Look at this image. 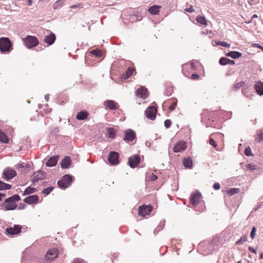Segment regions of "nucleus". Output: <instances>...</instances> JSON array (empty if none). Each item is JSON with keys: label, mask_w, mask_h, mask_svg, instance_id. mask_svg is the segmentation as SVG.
Returning a JSON list of instances; mask_svg holds the SVG:
<instances>
[{"label": "nucleus", "mask_w": 263, "mask_h": 263, "mask_svg": "<svg viewBox=\"0 0 263 263\" xmlns=\"http://www.w3.org/2000/svg\"><path fill=\"white\" fill-rule=\"evenodd\" d=\"M81 5H82V4H78L77 5H72V6H70V8L75 9V8H77L80 7V6H81Z\"/></svg>", "instance_id": "nucleus-56"}, {"label": "nucleus", "mask_w": 263, "mask_h": 263, "mask_svg": "<svg viewBox=\"0 0 263 263\" xmlns=\"http://www.w3.org/2000/svg\"><path fill=\"white\" fill-rule=\"evenodd\" d=\"M219 64L221 65H226L228 64L234 65L235 64V61L233 60H230L227 58L222 57L219 60Z\"/></svg>", "instance_id": "nucleus-25"}, {"label": "nucleus", "mask_w": 263, "mask_h": 263, "mask_svg": "<svg viewBox=\"0 0 263 263\" xmlns=\"http://www.w3.org/2000/svg\"><path fill=\"white\" fill-rule=\"evenodd\" d=\"M64 4V0H58L53 5L54 9H57L62 7Z\"/></svg>", "instance_id": "nucleus-32"}, {"label": "nucleus", "mask_w": 263, "mask_h": 263, "mask_svg": "<svg viewBox=\"0 0 263 263\" xmlns=\"http://www.w3.org/2000/svg\"><path fill=\"white\" fill-rule=\"evenodd\" d=\"M153 210V207L151 205H143L139 207L138 214L142 217L149 215Z\"/></svg>", "instance_id": "nucleus-6"}, {"label": "nucleus", "mask_w": 263, "mask_h": 263, "mask_svg": "<svg viewBox=\"0 0 263 263\" xmlns=\"http://www.w3.org/2000/svg\"><path fill=\"white\" fill-rule=\"evenodd\" d=\"M107 136L110 138H114L116 137V132L113 128H108L107 129Z\"/></svg>", "instance_id": "nucleus-29"}, {"label": "nucleus", "mask_w": 263, "mask_h": 263, "mask_svg": "<svg viewBox=\"0 0 263 263\" xmlns=\"http://www.w3.org/2000/svg\"><path fill=\"white\" fill-rule=\"evenodd\" d=\"M247 240V236H242L238 240H237L236 242L237 245H240L245 242Z\"/></svg>", "instance_id": "nucleus-40"}, {"label": "nucleus", "mask_w": 263, "mask_h": 263, "mask_svg": "<svg viewBox=\"0 0 263 263\" xmlns=\"http://www.w3.org/2000/svg\"><path fill=\"white\" fill-rule=\"evenodd\" d=\"M213 136V134L211 135L210 136L209 143L210 144L212 145L214 147H216L217 146V144L216 142V141L213 139V138L212 137V136Z\"/></svg>", "instance_id": "nucleus-39"}, {"label": "nucleus", "mask_w": 263, "mask_h": 263, "mask_svg": "<svg viewBox=\"0 0 263 263\" xmlns=\"http://www.w3.org/2000/svg\"><path fill=\"white\" fill-rule=\"evenodd\" d=\"M161 8L160 6L153 5L149 8L148 11L153 15L158 14Z\"/></svg>", "instance_id": "nucleus-22"}, {"label": "nucleus", "mask_w": 263, "mask_h": 263, "mask_svg": "<svg viewBox=\"0 0 263 263\" xmlns=\"http://www.w3.org/2000/svg\"><path fill=\"white\" fill-rule=\"evenodd\" d=\"M25 1H26L27 4L28 6L32 5V0H25Z\"/></svg>", "instance_id": "nucleus-59"}, {"label": "nucleus", "mask_w": 263, "mask_h": 263, "mask_svg": "<svg viewBox=\"0 0 263 263\" xmlns=\"http://www.w3.org/2000/svg\"><path fill=\"white\" fill-rule=\"evenodd\" d=\"M258 137V141H263V133L261 132H259L257 134Z\"/></svg>", "instance_id": "nucleus-47"}, {"label": "nucleus", "mask_w": 263, "mask_h": 263, "mask_svg": "<svg viewBox=\"0 0 263 263\" xmlns=\"http://www.w3.org/2000/svg\"><path fill=\"white\" fill-rule=\"evenodd\" d=\"M20 199L21 198L19 195H14L6 199L3 206L6 211L15 210L17 206L16 202L20 200Z\"/></svg>", "instance_id": "nucleus-1"}, {"label": "nucleus", "mask_w": 263, "mask_h": 263, "mask_svg": "<svg viewBox=\"0 0 263 263\" xmlns=\"http://www.w3.org/2000/svg\"><path fill=\"white\" fill-rule=\"evenodd\" d=\"M26 208V205L24 203H20L18 206L19 210H23Z\"/></svg>", "instance_id": "nucleus-53"}, {"label": "nucleus", "mask_w": 263, "mask_h": 263, "mask_svg": "<svg viewBox=\"0 0 263 263\" xmlns=\"http://www.w3.org/2000/svg\"><path fill=\"white\" fill-rule=\"evenodd\" d=\"M259 258H260V259H263V253H261L260 254Z\"/></svg>", "instance_id": "nucleus-63"}, {"label": "nucleus", "mask_w": 263, "mask_h": 263, "mask_svg": "<svg viewBox=\"0 0 263 263\" xmlns=\"http://www.w3.org/2000/svg\"><path fill=\"white\" fill-rule=\"evenodd\" d=\"M22 230V226L20 225H14L12 227L7 228L6 229V234L10 235H16L20 233Z\"/></svg>", "instance_id": "nucleus-13"}, {"label": "nucleus", "mask_w": 263, "mask_h": 263, "mask_svg": "<svg viewBox=\"0 0 263 263\" xmlns=\"http://www.w3.org/2000/svg\"><path fill=\"white\" fill-rule=\"evenodd\" d=\"M256 231V229L255 227H253L252 229V231L251 232V233H250V236H251L252 239H254L255 236Z\"/></svg>", "instance_id": "nucleus-42"}, {"label": "nucleus", "mask_w": 263, "mask_h": 263, "mask_svg": "<svg viewBox=\"0 0 263 263\" xmlns=\"http://www.w3.org/2000/svg\"><path fill=\"white\" fill-rule=\"evenodd\" d=\"M183 163L185 167L191 168L193 164V162L192 159L190 157H188L183 159Z\"/></svg>", "instance_id": "nucleus-28"}, {"label": "nucleus", "mask_w": 263, "mask_h": 263, "mask_svg": "<svg viewBox=\"0 0 263 263\" xmlns=\"http://www.w3.org/2000/svg\"><path fill=\"white\" fill-rule=\"evenodd\" d=\"M48 99H49V97L47 96H45V99L46 100V101H48Z\"/></svg>", "instance_id": "nucleus-64"}, {"label": "nucleus", "mask_w": 263, "mask_h": 263, "mask_svg": "<svg viewBox=\"0 0 263 263\" xmlns=\"http://www.w3.org/2000/svg\"><path fill=\"white\" fill-rule=\"evenodd\" d=\"M71 164V159L68 156H65L61 163V167L64 168H68Z\"/></svg>", "instance_id": "nucleus-21"}, {"label": "nucleus", "mask_w": 263, "mask_h": 263, "mask_svg": "<svg viewBox=\"0 0 263 263\" xmlns=\"http://www.w3.org/2000/svg\"><path fill=\"white\" fill-rule=\"evenodd\" d=\"M226 55L233 59H238L241 57V53L238 51H230L228 52Z\"/></svg>", "instance_id": "nucleus-27"}, {"label": "nucleus", "mask_w": 263, "mask_h": 263, "mask_svg": "<svg viewBox=\"0 0 263 263\" xmlns=\"http://www.w3.org/2000/svg\"><path fill=\"white\" fill-rule=\"evenodd\" d=\"M135 93L137 97L143 100L146 99L148 97L147 89L142 86L138 88Z\"/></svg>", "instance_id": "nucleus-7"}, {"label": "nucleus", "mask_w": 263, "mask_h": 263, "mask_svg": "<svg viewBox=\"0 0 263 263\" xmlns=\"http://www.w3.org/2000/svg\"><path fill=\"white\" fill-rule=\"evenodd\" d=\"M248 91H249L248 88L246 87L242 89V93H243V95H244L245 96H247Z\"/></svg>", "instance_id": "nucleus-51"}, {"label": "nucleus", "mask_w": 263, "mask_h": 263, "mask_svg": "<svg viewBox=\"0 0 263 263\" xmlns=\"http://www.w3.org/2000/svg\"><path fill=\"white\" fill-rule=\"evenodd\" d=\"M255 89L259 95H263V82L259 81L255 85Z\"/></svg>", "instance_id": "nucleus-26"}, {"label": "nucleus", "mask_w": 263, "mask_h": 263, "mask_svg": "<svg viewBox=\"0 0 263 263\" xmlns=\"http://www.w3.org/2000/svg\"><path fill=\"white\" fill-rule=\"evenodd\" d=\"M24 45L30 49L37 46L39 44V41L34 36L27 35L26 37L22 39Z\"/></svg>", "instance_id": "nucleus-2"}, {"label": "nucleus", "mask_w": 263, "mask_h": 263, "mask_svg": "<svg viewBox=\"0 0 263 263\" xmlns=\"http://www.w3.org/2000/svg\"><path fill=\"white\" fill-rule=\"evenodd\" d=\"M109 163L111 165L118 164L119 161V154L116 152H110L108 156Z\"/></svg>", "instance_id": "nucleus-10"}, {"label": "nucleus", "mask_w": 263, "mask_h": 263, "mask_svg": "<svg viewBox=\"0 0 263 263\" xmlns=\"http://www.w3.org/2000/svg\"><path fill=\"white\" fill-rule=\"evenodd\" d=\"M214 240H213L212 241V242L209 243V247H211V248H213V245H214Z\"/></svg>", "instance_id": "nucleus-60"}, {"label": "nucleus", "mask_w": 263, "mask_h": 263, "mask_svg": "<svg viewBox=\"0 0 263 263\" xmlns=\"http://www.w3.org/2000/svg\"><path fill=\"white\" fill-rule=\"evenodd\" d=\"M11 46L12 44L8 38L2 37L0 39V50L2 52L9 51Z\"/></svg>", "instance_id": "nucleus-4"}, {"label": "nucleus", "mask_w": 263, "mask_h": 263, "mask_svg": "<svg viewBox=\"0 0 263 263\" xmlns=\"http://www.w3.org/2000/svg\"><path fill=\"white\" fill-rule=\"evenodd\" d=\"M248 168H249L250 170H254L255 167L254 165L249 164Z\"/></svg>", "instance_id": "nucleus-58"}, {"label": "nucleus", "mask_w": 263, "mask_h": 263, "mask_svg": "<svg viewBox=\"0 0 263 263\" xmlns=\"http://www.w3.org/2000/svg\"><path fill=\"white\" fill-rule=\"evenodd\" d=\"M11 185L0 181V190H8L11 189Z\"/></svg>", "instance_id": "nucleus-34"}, {"label": "nucleus", "mask_w": 263, "mask_h": 263, "mask_svg": "<svg viewBox=\"0 0 263 263\" xmlns=\"http://www.w3.org/2000/svg\"><path fill=\"white\" fill-rule=\"evenodd\" d=\"M88 113L86 111H81L77 113L76 118L78 120H83L87 118Z\"/></svg>", "instance_id": "nucleus-24"}, {"label": "nucleus", "mask_w": 263, "mask_h": 263, "mask_svg": "<svg viewBox=\"0 0 263 263\" xmlns=\"http://www.w3.org/2000/svg\"><path fill=\"white\" fill-rule=\"evenodd\" d=\"M39 201V197L37 195L29 196L24 199V201L28 204H32L37 203Z\"/></svg>", "instance_id": "nucleus-17"}, {"label": "nucleus", "mask_w": 263, "mask_h": 263, "mask_svg": "<svg viewBox=\"0 0 263 263\" xmlns=\"http://www.w3.org/2000/svg\"><path fill=\"white\" fill-rule=\"evenodd\" d=\"M59 255V251L57 248H53L49 250L45 255L46 260L52 261L56 258Z\"/></svg>", "instance_id": "nucleus-9"}, {"label": "nucleus", "mask_w": 263, "mask_h": 263, "mask_svg": "<svg viewBox=\"0 0 263 263\" xmlns=\"http://www.w3.org/2000/svg\"><path fill=\"white\" fill-rule=\"evenodd\" d=\"M185 10L186 11V12H190V13H192L193 12H194L195 11L194 9L193 8V7L191 6H190V7L189 8H187L185 9Z\"/></svg>", "instance_id": "nucleus-49"}, {"label": "nucleus", "mask_w": 263, "mask_h": 263, "mask_svg": "<svg viewBox=\"0 0 263 263\" xmlns=\"http://www.w3.org/2000/svg\"><path fill=\"white\" fill-rule=\"evenodd\" d=\"M44 178V174L42 172H38L33 174L32 182H35L40 180H42Z\"/></svg>", "instance_id": "nucleus-23"}, {"label": "nucleus", "mask_w": 263, "mask_h": 263, "mask_svg": "<svg viewBox=\"0 0 263 263\" xmlns=\"http://www.w3.org/2000/svg\"><path fill=\"white\" fill-rule=\"evenodd\" d=\"M5 196V194L0 193V201Z\"/></svg>", "instance_id": "nucleus-62"}, {"label": "nucleus", "mask_w": 263, "mask_h": 263, "mask_svg": "<svg viewBox=\"0 0 263 263\" xmlns=\"http://www.w3.org/2000/svg\"><path fill=\"white\" fill-rule=\"evenodd\" d=\"M56 37L54 33H51L49 35H46L44 38V42L51 45L53 44L55 40Z\"/></svg>", "instance_id": "nucleus-19"}, {"label": "nucleus", "mask_w": 263, "mask_h": 263, "mask_svg": "<svg viewBox=\"0 0 263 263\" xmlns=\"http://www.w3.org/2000/svg\"><path fill=\"white\" fill-rule=\"evenodd\" d=\"M239 192V189L238 188H233L231 189L229 191H227V194L229 196H232L234 194H237Z\"/></svg>", "instance_id": "nucleus-36"}, {"label": "nucleus", "mask_w": 263, "mask_h": 263, "mask_svg": "<svg viewBox=\"0 0 263 263\" xmlns=\"http://www.w3.org/2000/svg\"><path fill=\"white\" fill-rule=\"evenodd\" d=\"M103 104L106 109L109 110H115L119 107L118 104L116 102L111 100L104 101Z\"/></svg>", "instance_id": "nucleus-15"}, {"label": "nucleus", "mask_w": 263, "mask_h": 263, "mask_svg": "<svg viewBox=\"0 0 263 263\" xmlns=\"http://www.w3.org/2000/svg\"><path fill=\"white\" fill-rule=\"evenodd\" d=\"M0 141L4 143H8L9 142V139L8 138L7 136L5 135V133L2 132L0 130Z\"/></svg>", "instance_id": "nucleus-30"}, {"label": "nucleus", "mask_w": 263, "mask_h": 263, "mask_svg": "<svg viewBox=\"0 0 263 263\" xmlns=\"http://www.w3.org/2000/svg\"><path fill=\"white\" fill-rule=\"evenodd\" d=\"M157 179V176L154 174H152L148 176V179L149 180H151L152 181H154Z\"/></svg>", "instance_id": "nucleus-43"}, {"label": "nucleus", "mask_w": 263, "mask_h": 263, "mask_svg": "<svg viewBox=\"0 0 263 263\" xmlns=\"http://www.w3.org/2000/svg\"><path fill=\"white\" fill-rule=\"evenodd\" d=\"M258 17V16L257 14H254L252 15V18H251V20H253V19L255 18H257Z\"/></svg>", "instance_id": "nucleus-61"}, {"label": "nucleus", "mask_w": 263, "mask_h": 263, "mask_svg": "<svg viewBox=\"0 0 263 263\" xmlns=\"http://www.w3.org/2000/svg\"><path fill=\"white\" fill-rule=\"evenodd\" d=\"M187 148V143L184 141L178 142L174 146V153H181L185 151Z\"/></svg>", "instance_id": "nucleus-12"}, {"label": "nucleus", "mask_w": 263, "mask_h": 263, "mask_svg": "<svg viewBox=\"0 0 263 263\" xmlns=\"http://www.w3.org/2000/svg\"><path fill=\"white\" fill-rule=\"evenodd\" d=\"M53 189V187H48L43 191V193L46 195L49 194Z\"/></svg>", "instance_id": "nucleus-41"}, {"label": "nucleus", "mask_w": 263, "mask_h": 263, "mask_svg": "<svg viewBox=\"0 0 263 263\" xmlns=\"http://www.w3.org/2000/svg\"><path fill=\"white\" fill-rule=\"evenodd\" d=\"M252 46L254 47H257L263 51V46H260L258 44H254Z\"/></svg>", "instance_id": "nucleus-52"}, {"label": "nucleus", "mask_w": 263, "mask_h": 263, "mask_svg": "<svg viewBox=\"0 0 263 263\" xmlns=\"http://www.w3.org/2000/svg\"><path fill=\"white\" fill-rule=\"evenodd\" d=\"M135 71V69L134 67L130 66L125 71V73H123L121 75V79L124 80H126L128 79L133 73Z\"/></svg>", "instance_id": "nucleus-18"}, {"label": "nucleus", "mask_w": 263, "mask_h": 263, "mask_svg": "<svg viewBox=\"0 0 263 263\" xmlns=\"http://www.w3.org/2000/svg\"><path fill=\"white\" fill-rule=\"evenodd\" d=\"M73 263H87V262L81 258H76L73 260Z\"/></svg>", "instance_id": "nucleus-44"}, {"label": "nucleus", "mask_w": 263, "mask_h": 263, "mask_svg": "<svg viewBox=\"0 0 263 263\" xmlns=\"http://www.w3.org/2000/svg\"><path fill=\"white\" fill-rule=\"evenodd\" d=\"M136 138L135 132L132 129H128L124 132V140L126 142L132 141Z\"/></svg>", "instance_id": "nucleus-16"}, {"label": "nucleus", "mask_w": 263, "mask_h": 263, "mask_svg": "<svg viewBox=\"0 0 263 263\" xmlns=\"http://www.w3.org/2000/svg\"><path fill=\"white\" fill-rule=\"evenodd\" d=\"M156 112L157 108L155 106H151L145 110V115L147 118L154 120L155 119Z\"/></svg>", "instance_id": "nucleus-11"}, {"label": "nucleus", "mask_w": 263, "mask_h": 263, "mask_svg": "<svg viewBox=\"0 0 263 263\" xmlns=\"http://www.w3.org/2000/svg\"><path fill=\"white\" fill-rule=\"evenodd\" d=\"M16 175V172L15 170L11 168H6L3 173V178L6 180H9L13 178Z\"/></svg>", "instance_id": "nucleus-8"}, {"label": "nucleus", "mask_w": 263, "mask_h": 263, "mask_svg": "<svg viewBox=\"0 0 263 263\" xmlns=\"http://www.w3.org/2000/svg\"><path fill=\"white\" fill-rule=\"evenodd\" d=\"M140 162V157L138 155H134L128 158V164L130 167L137 166Z\"/></svg>", "instance_id": "nucleus-14"}, {"label": "nucleus", "mask_w": 263, "mask_h": 263, "mask_svg": "<svg viewBox=\"0 0 263 263\" xmlns=\"http://www.w3.org/2000/svg\"><path fill=\"white\" fill-rule=\"evenodd\" d=\"M213 187L216 190H219L220 188V184L219 183H217V182L215 183H214V184L213 185Z\"/></svg>", "instance_id": "nucleus-50"}, {"label": "nucleus", "mask_w": 263, "mask_h": 263, "mask_svg": "<svg viewBox=\"0 0 263 263\" xmlns=\"http://www.w3.org/2000/svg\"><path fill=\"white\" fill-rule=\"evenodd\" d=\"M201 194L198 191H196L192 193L190 197V203L193 206H196L201 200Z\"/></svg>", "instance_id": "nucleus-5"}, {"label": "nucleus", "mask_w": 263, "mask_h": 263, "mask_svg": "<svg viewBox=\"0 0 263 263\" xmlns=\"http://www.w3.org/2000/svg\"><path fill=\"white\" fill-rule=\"evenodd\" d=\"M90 53L97 57H101L103 54V52L101 50H92L90 51Z\"/></svg>", "instance_id": "nucleus-33"}, {"label": "nucleus", "mask_w": 263, "mask_h": 263, "mask_svg": "<svg viewBox=\"0 0 263 263\" xmlns=\"http://www.w3.org/2000/svg\"><path fill=\"white\" fill-rule=\"evenodd\" d=\"M36 191L35 188L32 187L31 186L28 187L25 190L23 195H29L30 194L33 193Z\"/></svg>", "instance_id": "nucleus-35"}, {"label": "nucleus", "mask_w": 263, "mask_h": 263, "mask_svg": "<svg viewBox=\"0 0 263 263\" xmlns=\"http://www.w3.org/2000/svg\"><path fill=\"white\" fill-rule=\"evenodd\" d=\"M59 157L58 156H53L51 157L46 162V165L49 167L55 166L58 162Z\"/></svg>", "instance_id": "nucleus-20"}, {"label": "nucleus", "mask_w": 263, "mask_h": 263, "mask_svg": "<svg viewBox=\"0 0 263 263\" xmlns=\"http://www.w3.org/2000/svg\"><path fill=\"white\" fill-rule=\"evenodd\" d=\"M171 124L172 122L170 120L167 119L164 121V125L166 128H169L171 126Z\"/></svg>", "instance_id": "nucleus-45"}, {"label": "nucleus", "mask_w": 263, "mask_h": 263, "mask_svg": "<svg viewBox=\"0 0 263 263\" xmlns=\"http://www.w3.org/2000/svg\"><path fill=\"white\" fill-rule=\"evenodd\" d=\"M72 181V177L71 176L65 175L58 182V184L60 188L65 189L70 185Z\"/></svg>", "instance_id": "nucleus-3"}, {"label": "nucleus", "mask_w": 263, "mask_h": 263, "mask_svg": "<svg viewBox=\"0 0 263 263\" xmlns=\"http://www.w3.org/2000/svg\"><path fill=\"white\" fill-rule=\"evenodd\" d=\"M245 154L247 156H251V155H252V154H251V148L250 147H248L246 148V149H245Z\"/></svg>", "instance_id": "nucleus-48"}, {"label": "nucleus", "mask_w": 263, "mask_h": 263, "mask_svg": "<svg viewBox=\"0 0 263 263\" xmlns=\"http://www.w3.org/2000/svg\"><path fill=\"white\" fill-rule=\"evenodd\" d=\"M215 43L217 45H220L224 47H230V45L229 44L225 42L215 41Z\"/></svg>", "instance_id": "nucleus-38"}, {"label": "nucleus", "mask_w": 263, "mask_h": 263, "mask_svg": "<svg viewBox=\"0 0 263 263\" xmlns=\"http://www.w3.org/2000/svg\"><path fill=\"white\" fill-rule=\"evenodd\" d=\"M245 85V82L244 81H240L235 83L233 86V88L235 90H237L240 88L243 87Z\"/></svg>", "instance_id": "nucleus-37"}, {"label": "nucleus", "mask_w": 263, "mask_h": 263, "mask_svg": "<svg viewBox=\"0 0 263 263\" xmlns=\"http://www.w3.org/2000/svg\"><path fill=\"white\" fill-rule=\"evenodd\" d=\"M176 105L177 102H174L171 104V105L168 107V108L171 111L174 110L176 108Z\"/></svg>", "instance_id": "nucleus-46"}, {"label": "nucleus", "mask_w": 263, "mask_h": 263, "mask_svg": "<svg viewBox=\"0 0 263 263\" xmlns=\"http://www.w3.org/2000/svg\"><path fill=\"white\" fill-rule=\"evenodd\" d=\"M196 20L199 23L201 24V25H204L205 26H207L208 25L207 21L205 20V17L204 16L199 15L197 17Z\"/></svg>", "instance_id": "nucleus-31"}, {"label": "nucleus", "mask_w": 263, "mask_h": 263, "mask_svg": "<svg viewBox=\"0 0 263 263\" xmlns=\"http://www.w3.org/2000/svg\"><path fill=\"white\" fill-rule=\"evenodd\" d=\"M248 249L250 252L256 254V250L254 249L253 247L250 246L249 247Z\"/></svg>", "instance_id": "nucleus-55"}, {"label": "nucleus", "mask_w": 263, "mask_h": 263, "mask_svg": "<svg viewBox=\"0 0 263 263\" xmlns=\"http://www.w3.org/2000/svg\"><path fill=\"white\" fill-rule=\"evenodd\" d=\"M191 66L192 69L195 70L196 69V66L195 65V64L193 62L191 63Z\"/></svg>", "instance_id": "nucleus-57"}, {"label": "nucleus", "mask_w": 263, "mask_h": 263, "mask_svg": "<svg viewBox=\"0 0 263 263\" xmlns=\"http://www.w3.org/2000/svg\"><path fill=\"white\" fill-rule=\"evenodd\" d=\"M199 76L197 74H193L191 76L192 80H197L199 78Z\"/></svg>", "instance_id": "nucleus-54"}]
</instances>
